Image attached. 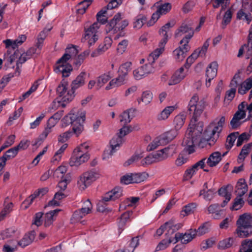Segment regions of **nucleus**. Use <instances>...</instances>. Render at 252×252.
Returning <instances> with one entry per match:
<instances>
[{
	"mask_svg": "<svg viewBox=\"0 0 252 252\" xmlns=\"http://www.w3.org/2000/svg\"><path fill=\"white\" fill-rule=\"evenodd\" d=\"M198 96L196 94L193 95L191 98L188 105V112L189 114H192L189 127L184 137L182 145L184 151L191 154L194 151V146H198L199 147H204V143L206 140L202 137V132L203 130V123L197 121V118L202 113L205 106L204 100L198 101Z\"/></svg>",
	"mask_w": 252,
	"mask_h": 252,
	"instance_id": "obj_1",
	"label": "nucleus"
},
{
	"mask_svg": "<svg viewBox=\"0 0 252 252\" xmlns=\"http://www.w3.org/2000/svg\"><path fill=\"white\" fill-rule=\"evenodd\" d=\"M122 3V1H110L106 7H104L99 11L96 14V18L98 22H94L88 28H84L85 33L81 41L82 42H87L88 47L90 48L96 42L98 39L97 34L100 24H105L107 19L105 14L107 9H112L118 7Z\"/></svg>",
	"mask_w": 252,
	"mask_h": 252,
	"instance_id": "obj_2",
	"label": "nucleus"
},
{
	"mask_svg": "<svg viewBox=\"0 0 252 252\" xmlns=\"http://www.w3.org/2000/svg\"><path fill=\"white\" fill-rule=\"evenodd\" d=\"M136 109L134 108L128 109L121 114L120 116V121L123 125V126L120 129L118 135L112 138L110 141V151L105 150L104 152V158H108L109 156H111L114 153L118 150L124 142L123 137L128 134L131 131V127L126 126L128 123H130L132 118L134 117V113Z\"/></svg>",
	"mask_w": 252,
	"mask_h": 252,
	"instance_id": "obj_3",
	"label": "nucleus"
},
{
	"mask_svg": "<svg viewBox=\"0 0 252 252\" xmlns=\"http://www.w3.org/2000/svg\"><path fill=\"white\" fill-rule=\"evenodd\" d=\"M225 121V117L222 116L217 123L213 122L209 126L204 133V138L206 140V142L204 143V147L207 143L210 146L215 143L222 130Z\"/></svg>",
	"mask_w": 252,
	"mask_h": 252,
	"instance_id": "obj_4",
	"label": "nucleus"
},
{
	"mask_svg": "<svg viewBox=\"0 0 252 252\" xmlns=\"http://www.w3.org/2000/svg\"><path fill=\"white\" fill-rule=\"evenodd\" d=\"M85 120V113L81 112L80 115L70 113L65 116L62 120V126L65 127L71 124L73 133L78 136L83 130V123Z\"/></svg>",
	"mask_w": 252,
	"mask_h": 252,
	"instance_id": "obj_5",
	"label": "nucleus"
},
{
	"mask_svg": "<svg viewBox=\"0 0 252 252\" xmlns=\"http://www.w3.org/2000/svg\"><path fill=\"white\" fill-rule=\"evenodd\" d=\"M89 145L84 143L74 150L69 161L71 166H78L88 161L90 158V155L86 151Z\"/></svg>",
	"mask_w": 252,
	"mask_h": 252,
	"instance_id": "obj_6",
	"label": "nucleus"
},
{
	"mask_svg": "<svg viewBox=\"0 0 252 252\" xmlns=\"http://www.w3.org/2000/svg\"><path fill=\"white\" fill-rule=\"evenodd\" d=\"M99 173L95 169H92L83 173L77 182L78 186L81 190H84L99 177Z\"/></svg>",
	"mask_w": 252,
	"mask_h": 252,
	"instance_id": "obj_7",
	"label": "nucleus"
},
{
	"mask_svg": "<svg viewBox=\"0 0 252 252\" xmlns=\"http://www.w3.org/2000/svg\"><path fill=\"white\" fill-rule=\"evenodd\" d=\"M6 52L4 55V60L8 65H12L16 60V40L6 39L2 41Z\"/></svg>",
	"mask_w": 252,
	"mask_h": 252,
	"instance_id": "obj_8",
	"label": "nucleus"
},
{
	"mask_svg": "<svg viewBox=\"0 0 252 252\" xmlns=\"http://www.w3.org/2000/svg\"><path fill=\"white\" fill-rule=\"evenodd\" d=\"M68 85L66 83H61L57 87L56 92L58 97L62 101L61 104L63 107H64L66 105L65 102H68L72 100L74 96V92L71 90H68Z\"/></svg>",
	"mask_w": 252,
	"mask_h": 252,
	"instance_id": "obj_9",
	"label": "nucleus"
},
{
	"mask_svg": "<svg viewBox=\"0 0 252 252\" xmlns=\"http://www.w3.org/2000/svg\"><path fill=\"white\" fill-rule=\"evenodd\" d=\"M148 177V174L145 172L128 173L121 177V182L125 185L139 183L145 181Z\"/></svg>",
	"mask_w": 252,
	"mask_h": 252,
	"instance_id": "obj_10",
	"label": "nucleus"
},
{
	"mask_svg": "<svg viewBox=\"0 0 252 252\" xmlns=\"http://www.w3.org/2000/svg\"><path fill=\"white\" fill-rule=\"evenodd\" d=\"M185 33H187V34L180 41V44H182L184 42L189 43L194 34V30L191 25L183 23L177 30L175 34L176 37H179Z\"/></svg>",
	"mask_w": 252,
	"mask_h": 252,
	"instance_id": "obj_11",
	"label": "nucleus"
},
{
	"mask_svg": "<svg viewBox=\"0 0 252 252\" xmlns=\"http://www.w3.org/2000/svg\"><path fill=\"white\" fill-rule=\"evenodd\" d=\"M182 226V224L180 223H176L174 220H171L166 222L163 225H161L157 230V234L160 236L164 231L165 230H167L166 235L167 237L170 235L173 234L175 232L178 230Z\"/></svg>",
	"mask_w": 252,
	"mask_h": 252,
	"instance_id": "obj_12",
	"label": "nucleus"
},
{
	"mask_svg": "<svg viewBox=\"0 0 252 252\" xmlns=\"http://www.w3.org/2000/svg\"><path fill=\"white\" fill-rule=\"evenodd\" d=\"M245 51L246 52V54L248 55L247 59H249V57L252 55V24L249 31L247 43L244 44L240 48L237 57L241 58Z\"/></svg>",
	"mask_w": 252,
	"mask_h": 252,
	"instance_id": "obj_13",
	"label": "nucleus"
},
{
	"mask_svg": "<svg viewBox=\"0 0 252 252\" xmlns=\"http://www.w3.org/2000/svg\"><path fill=\"white\" fill-rule=\"evenodd\" d=\"M218 64L216 61L210 63L206 70V86L209 87L211 86V82L217 74Z\"/></svg>",
	"mask_w": 252,
	"mask_h": 252,
	"instance_id": "obj_14",
	"label": "nucleus"
},
{
	"mask_svg": "<svg viewBox=\"0 0 252 252\" xmlns=\"http://www.w3.org/2000/svg\"><path fill=\"white\" fill-rule=\"evenodd\" d=\"M196 235V229H190L184 234L180 233H177L175 234V242L177 243L181 240V243L186 244L190 242Z\"/></svg>",
	"mask_w": 252,
	"mask_h": 252,
	"instance_id": "obj_15",
	"label": "nucleus"
},
{
	"mask_svg": "<svg viewBox=\"0 0 252 252\" xmlns=\"http://www.w3.org/2000/svg\"><path fill=\"white\" fill-rule=\"evenodd\" d=\"M122 18L120 13H117L114 15L113 18L107 23L106 25V31L108 32H111L112 33H116L120 32V30H117L116 27L121 26V22Z\"/></svg>",
	"mask_w": 252,
	"mask_h": 252,
	"instance_id": "obj_16",
	"label": "nucleus"
},
{
	"mask_svg": "<svg viewBox=\"0 0 252 252\" xmlns=\"http://www.w3.org/2000/svg\"><path fill=\"white\" fill-rule=\"evenodd\" d=\"M39 53L37 51L36 47L30 48L26 52L23 53L19 57L18 60L17 61V74L19 75L21 72V70L19 68V64L26 62L28 59H30L34 54L38 55Z\"/></svg>",
	"mask_w": 252,
	"mask_h": 252,
	"instance_id": "obj_17",
	"label": "nucleus"
},
{
	"mask_svg": "<svg viewBox=\"0 0 252 252\" xmlns=\"http://www.w3.org/2000/svg\"><path fill=\"white\" fill-rule=\"evenodd\" d=\"M167 43L166 38H162L159 43V48L156 49L154 52L150 54L147 58L148 62L155 63V60H157L160 55L164 50V46Z\"/></svg>",
	"mask_w": 252,
	"mask_h": 252,
	"instance_id": "obj_18",
	"label": "nucleus"
},
{
	"mask_svg": "<svg viewBox=\"0 0 252 252\" xmlns=\"http://www.w3.org/2000/svg\"><path fill=\"white\" fill-rule=\"evenodd\" d=\"M123 195V189L120 187H116L111 191L107 192L103 196V202H107L110 200L114 201Z\"/></svg>",
	"mask_w": 252,
	"mask_h": 252,
	"instance_id": "obj_19",
	"label": "nucleus"
},
{
	"mask_svg": "<svg viewBox=\"0 0 252 252\" xmlns=\"http://www.w3.org/2000/svg\"><path fill=\"white\" fill-rule=\"evenodd\" d=\"M181 47L176 49L173 51V55L176 60L182 61L186 57L187 53L189 50L190 47L188 43L184 42Z\"/></svg>",
	"mask_w": 252,
	"mask_h": 252,
	"instance_id": "obj_20",
	"label": "nucleus"
},
{
	"mask_svg": "<svg viewBox=\"0 0 252 252\" xmlns=\"http://www.w3.org/2000/svg\"><path fill=\"white\" fill-rule=\"evenodd\" d=\"M186 76L184 67H180L172 76L168 84L170 86L176 85L180 82Z\"/></svg>",
	"mask_w": 252,
	"mask_h": 252,
	"instance_id": "obj_21",
	"label": "nucleus"
},
{
	"mask_svg": "<svg viewBox=\"0 0 252 252\" xmlns=\"http://www.w3.org/2000/svg\"><path fill=\"white\" fill-rule=\"evenodd\" d=\"M251 89H252V77H249L240 83L238 86V93L244 95Z\"/></svg>",
	"mask_w": 252,
	"mask_h": 252,
	"instance_id": "obj_22",
	"label": "nucleus"
},
{
	"mask_svg": "<svg viewBox=\"0 0 252 252\" xmlns=\"http://www.w3.org/2000/svg\"><path fill=\"white\" fill-rule=\"evenodd\" d=\"M86 72H81L71 83V86L73 91L83 86L85 83Z\"/></svg>",
	"mask_w": 252,
	"mask_h": 252,
	"instance_id": "obj_23",
	"label": "nucleus"
},
{
	"mask_svg": "<svg viewBox=\"0 0 252 252\" xmlns=\"http://www.w3.org/2000/svg\"><path fill=\"white\" fill-rule=\"evenodd\" d=\"M248 187L244 179H240L235 186V192L239 197H242L248 191Z\"/></svg>",
	"mask_w": 252,
	"mask_h": 252,
	"instance_id": "obj_24",
	"label": "nucleus"
},
{
	"mask_svg": "<svg viewBox=\"0 0 252 252\" xmlns=\"http://www.w3.org/2000/svg\"><path fill=\"white\" fill-rule=\"evenodd\" d=\"M36 233L34 230L30 231L25 235L24 237L18 243V245L24 248L30 245L34 240Z\"/></svg>",
	"mask_w": 252,
	"mask_h": 252,
	"instance_id": "obj_25",
	"label": "nucleus"
},
{
	"mask_svg": "<svg viewBox=\"0 0 252 252\" xmlns=\"http://www.w3.org/2000/svg\"><path fill=\"white\" fill-rule=\"evenodd\" d=\"M237 226L252 227V216L248 213H244L240 216L236 222Z\"/></svg>",
	"mask_w": 252,
	"mask_h": 252,
	"instance_id": "obj_26",
	"label": "nucleus"
},
{
	"mask_svg": "<svg viewBox=\"0 0 252 252\" xmlns=\"http://www.w3.org/2000/svg\"><path fill=\"white\" fill-rule=\"evenodd\" d=\"M221 160V154L219 152L212 153L207 158L206 163L211 167L216 166Z\"/></svg>",
	"mask_w": 252,
	"mask_h": 252,
	"instance_id": "obj_27",
	"label": "nucleus"
},
{
	"mask_svg": "<svg viewBox=\"0 0 252 252\" xmlns=\"http://www.w3.org/2000/svg\"><path fill=\"white\" fill-rule=\"evenodd\" d=\"M177 134V131L175 129H172L169 131L164 132L159 136L164 144L165 145L174 139Z\"/></svg>",
	"mask_w": 252,
	"mask_h": 252,
	"instance_id": "obj_28",
	"label": "nucleus"
},
{
	"mask_svg": "<svg viewBox=\"0 0 252 252\" xmlns=\"http://www.w3.org/2000/svg\"><path fill=\"white\" fill-rule=\"evenodd\" d=\"M72 70V67L69 64H67L66 65L59 64L56 65L54 68V71L56 73H61L63 76L65 77H68Z\"/></svg>",
	"mask_w": 252,
	"mask_h": 252,
	"instance_id": "obj_29",
	"label": "nucleus"
},
{
	"mask_svg": "<svg viewBox=\"0 0 252 252\" xmlns=\"http://www.w3.org/2000/svg\"><path fill=\"white\" fill-rule=\"evenodd\" d=\"M132 212H126L124 213L120 218L119 221L118 222V232L119 234H121L122 232L124 230L125 225L129 219L130 216L132 215Z\"/></svg>",
	"mask_w": 252,
	"mask_h": 252,
	"instance_id": "obj_30",
	"label": "nucleus"
},
{
	"mask_svg": "<svg viewBox=\"0 0 252 252\" xmlns=\"http://www.w3.org/2000/svg\"><path fill=\"white\" fill-rule=\"evenodd\" d=\"M177 108L175 105L166 106L158 115L157 119L159 121L165 120L168 118L170 114Z\"/></svg>",
	"mask_w": 252,
	"mask_h": 252,
	"instance_id": "obj_31",
	"label": "nucleus"
},
{
	"mask_svg": "<svg viewBox=\"0 0 252 252\" xmlns=\"http://www.w3.org/2000/svg\"><path fill=\"white\" fill-rule=\"evenodd\" d=\"M237 226L236 232L238 237L245 238L250 236L252 234V227Z\"/></svg>",
	"mask_w": 252,
	"mask_h": 252,
	"instance_id": "obj_32",
	"label": "nucleus"
},
{
	"mask_svg": "<svg viewBox=\"0 0 252 252\" xmlns=\"http://www.w3.org/2000/svg\"><path fill=\"white\" fill-rule=\"evenodd\" d=\"M197 207V204L195 202H191L184 206L181 211V214L184 216L193 214Z\"/></svg>",
	"mask_w": 252,
	"mask_h": 252,
	"instance_id": "obj_33",
	"label": "nucleus"
},
{
	"mask_svg": "<svg viewBox=\"0 0 252 252\" xmlns=\"http://www.w3.org/2000/svg\"><path fill=\"white\" fill-rule=\"evenodd\" d=\"M122 76L119 75L118 77L116 79H113L109 83L107 86L106 87L105 89L106 90H110L112 88L119 87L124 84L125 79L123 78Z\"/></svg>",
	"mask_w": 252,
	"mask_h": 252,
	"instance_id": "obj_34",
	"label": "nucleus"
},
{
	"mask_svg": "<svg viewBox=\"0 0 252 252\" xmlns=\"http://www.w3.org/2000/svg\"><path fill=\"white\" fill-rule=\"evenodd\" d=\"M60 211V209H55L45 214L44 220V225L45 227H48L53 223L54 220V215L58 213Z\"/></svg>",
	"mask_w": 252,
	"mask_h": 252,
	"instance_id": "obj_35",
	"label": "nucleus"
},
{
	"mask_svg": "<svg viewBox=\"0 0 252 252\" xmlns=\"http://www.w3.org/2000/svg\"><path fill=\"white\" fill-rule=\"evenodd\" d=\"M173 243H176L175 242L174 237L172 236H168L167 239L162 240L157 246L156 250L157 251L162 250L165 249L170 244Z\"/></svg>",
	"mask_w": 252,
	"mask_h": 252,
	"instance_id": "obj_36",
	"label": "nucleus"
},
{
	"mask_svg": "<svg viewBox=\"0 0 252 252\" xmlns=\"http://www.w3.org/2000/svg\"><path fill=\"white\" fill-rule=\"evenodd\" d=\"M147 19L145 15L139 14L134 18L133 22V28L140 29L143 25L147 22Z\"/></svg>",
	"mask_w": 252,
	"mask_h": 252,
	"instance_id": "obj_37",
	"label": "nucleus"
},
{
	"mask_svg": "<svg viewBox=\"0 0 252 252\" xmlns=\"http://www.w3.org/2000/svg\"><path fill=\"white\" fill-rule=\"evenodd\" d=\"M185 119L186 116L184 114L178 115L174 118L173 124L175 130L178 131L181 128L184 124Z\"/></svg>",
	"mask_w": 252,
	"mask_h": 252,
	"instance_id": "obj_38",
	"label": "nucleus"
},
{
	"mask_svg": "<svg viewBox=\"0 0 252 252\" xmlns=\"http://www.w3.org/2000/svg\"><path fill=\"white\" fill-rule=\"evenodd\" d=\"M139 244L138 237H133L131 239L128 245L124 250H121L123 252H133Z\"/></svg>",
	"mask_w": 252,
	"mask_h": 252,
	"instance_id": "obj_39",
	"label": "nucleus"
},
{
	"mask_svg": "<svg viewBox=\"0 0 252 252\" xmlns=\"http://www.w3.org/2000/svg\"><path fill=\"white\" fill-rule=\"evenodd\" d=\"M153 99V94L150 91H146L143 92L141 97L137 99V101L139 104L141 101L146 105L151 102Z\"/></svg>",
	"mask_w": 252,
	"mask_h": 252,
	"instance_id": "obj_40",
	"label": "nucleus"
},
{
	"mask_svg": "<svg viewBox=\"0 0 252 252\" xmlns=\"http://www.w3.org/2000/svg\"><path fill=\"white\" fill-rule=\"evenodd\" d=\"M92 2V1H81L76 6L77 13L79 14L85 13Z\"/></svg>",
	"mask_w": 252,
	"mask_h": 252,
	"instance_id": "obj_41",
	"label": "nucleus"
},
{
	"mask_svg": "<svg viewBox=\"0 0 252 252\" xmlns=\"http://www.w3.org/2000/svg\"><path fill=\"white\" fill-rule=\"evenodd\" d=\"M131 62H126L123 64H122L118 71L119 75L120 76H122L125 79L126 76L127 75L128 72L131 70Z\"/></svg>",
	"mask_w": 252,
	"mask_h": 252,
	"instance_id": "obj_42",
	"label": "nucleus"
},
{
	"mask_svg": "<svg viewBox=\"0 0 252 252\" xmlns=\"http://www.w3.org/2000/svg\"><path fill=\"white\" fill-rule=\"evenodd\" d=\"M234 242V238L229 237L227 239H223L219 242L218 248L220 250H224L230 248Z\"/></svg>",
	"mask_w": 252,
	"mask_h": 252,
	"instance_id": "obj_43",
	"label": "nucleus"
},
{
	"mask_svg": "<svg viewBox=\"0 0 252 252\" xmlns=\"http://www.w3.org/2000/svg\"><path fill=\"white\" fill-rule=\"evenodd\" d=\"M65 197V195L63 193L62 191H58L55 193L54 198L49 202L48 205L58 206L60 205L59 201Z\"/></svg>",
	"mask_w": 252,
	"mask_h": 252,
	"instance_id": "obj_44",
	"label": "nucleus"
},
{
	"mask_svg": "<svg viewBox=\"0 0 252 252\" xmlns=\"http://www.w3.org/2000/svg\"><path fill=\"white\" fill-rule=\"evenodd\" d=\"M164 145V144L161 139L160 138V137L158 136L155 138L154 140L148 145L147 147V150L148 151H152L156 149L159 146Z\"/></svg>",
	"mask_w": 252,
	"mask_h": 252,
	"instance_id": "obj_45",
	"label": "nucleus"
},
{
	"mask_svg": "<svg viewBox=\"0 0 252 252\" xmlns=\"http://www.w3.org/2000/svg\"><path fill=\"white\" fill-rule=\"evenodd\" d=\"M239 135L238 132H234L230 133L227 137L226 141L228 142L226 144V148L229 150L233 146L234 143L236 140L238 135Z\"/></svg>",
	"mask_w": 252,
	"mask_h": 252,
	"instance_id": "obj_46",
	"label": "nucleus"
},
{
	"mask_svg": "<svg viewBox=\"0 0 252 252\" xmlns=\"http://www.w3.org/2000/svg\"><path fill=\"white\" fill-rule=\"evenodd\" d=\"M66 166L63 165L60 166L54 171L53 176L54 177H57L58 178H61V179H63V178H66V177H64V175L65 173L66 172Z\"/></svg>",
	"mask_w": 252,
	"mask_h": 252,
	"instance_id": "obj_47",
	"label": "nucleus"
},
{
	"mask_svg": "<svg viewBox=\"0 0 252 252\" xmlns=\"http://www.w3.org/2000/svg\"><path fill=\"white\" fill-rule=\"evenodd\" d=\"M39 195L40 193L38 190H35L33 193L32 194L23 202L22 206L25 208H27L33 202L34 199Z\"/></svg>",
	"mask_w": 252,
	"mask_h": 252,
	"instance_id": "obj_48",
	"label": "nucleus"
},
{
	"mask_svg": "<svg viewBox=\"0 0 252 252\" xmlns=\"http://www.w3.org/2000/svg\"><path fill=\"white\" fill-rule=\"evenodd\" d=\"M215 191L213 189H208L207 191L205 190V189H203L200 191L199 196H203L204 199L206 200H211L214 197Z\"/></svg>",
	"mask_w": 252,
	"mask_h": 252,
	"instance_id": "obj_49",
	"label": "nucleus"
},
{
	"mask_svg": "<svg viewBox=\"0 0 252 252\" xmlns=\"http://www.w3.org/2000/svg\"><path fill=\"white\" fill-rule=\"evenodd\" d=\"M244 204V201L242 197H239L237 196V197L234 200L233 205L230 207V209L231 210H238L243 207Z\"/></svg>",
	"mask_w": 252,
	"mask_h": 252,
	"instance_id": "obj_50",
	"label": "nucleus"
},
{
	"mask_svg": "<svg viewBox=\"0 0 252 252\" xmlns=\"http://www.w3.org/2000/svg\"><path fill=\"white\" fill-rule=\"evenodd\" d=\"M92 209V203L89 199H87L84 202L83 206L82 207V208L78 209V210L81 211L82 214L85 215V216L86 215L90 213Z\"/></svg>",
	"mask_w": 252,
	"mask_h": 252,
	"instance_id": "obj_51",
	"label": "nucleus"
},
{
	"mask_svg": "<svg viewBox=\"0 0 252 252\" xmlns=\"http://www.w3.org/2000/svg\"><path fill=\"white\" fill-rule=\"evenodd\" d=\"M111 77L107 74H103L100 76H99L97 80L96 85L97 87V89L98 90L100 87H101L104 84L107 82Z\"/></svg>",
	"mask_w": 252,
	"mask_h": 252,
	"instance_id": "obj_52",
	"label": "nucleus"
},
{
	"mask_svg": "<svg viewBox=\"0 0 252 252\" xmlns=\"http://www.w3.org/2000/svg\"><path fill=\"white\" fill-rule=\"evenodd\" d=\"M232 17V12L230 9H228L224 13L222 21V28L224 29L225 26L228 25L231 21Z\"/></svg>",
	"mask_w": 252,
	"mask_h": 252,
	"instance_id": "obj_53",
	"label": "nucleus"
},
{
	"mask_svg": "<svg viewBox=\"0 0 252 252\" xmlns=\"http://www.w3.org/2000/svg\"><path fill=\"white\" fill-rule=\"evenodd\" d=\"M173 23L171 24L170 22H168L163 26L159 31L160 35L163 36V38H166L167 41H168V35L167 34V32H169L170 28L173 27Z\"/></svg>",
	"mask_w": 252,
	"mask_h": 252,
	"instance_id": "obj_54",
	"label": "nucleus"
},
{
	"mask_svg": "<svg viewBox=\"0 0 252 252\" xmlns=\"http://www.w3.org/2000/svg\"><path fill=\"white\" fill-rule=\"evenodd\" d=\"M15 230L13 228L6 229L0 232V239L5 240L14 236Z\"/></svg>",
	"mask_w": 252,
	"mask_h": 252,
	"instance_id": "obj_55",
	"label": "nucleus"
},
{
	"mask_svg": "<svg viewBox=\"0 0 252 252\" xmlns=\"http://www.w3.org/2000/svg\"><path fill=\"white\" fill-rule=\"evenodd\" d=\"M154 63L148 62L147 63H146L144 65L141 66L146 76L149 74L153 73L155 72V69L154 66Z\"/></svg>",
	"mask_w": 252,
	"mask_h": 252,
	"instance_id": "obj_56",
	"label": "nucleus"
},
{
	"mask_svg": "<svg viewBox=\"0 0 252 252\" xmlns=\"http://www.w3.org/2000/svg\"><path fill=\"white\" fill-rule=\"evenodd\" d=\"M129 24V22L127 20L125 19L124 20H121V26L117 27V30H120V33L118 34L116 37H115V39H118L120 36H124L125 35V33L123 32V30L126 28ZM117 28V27L116 28Z\"/></svg>",
	"mask_w": 252,
	"mask_h": 252,
	"instance_id": "obj_57",
	"label": "nucleus"
},
{
	"mask_svg": "<svg viewBox=\"0 0 252 252\" xmlns=\"http://www.w3.org/2000/svg\"><path fill=\"white\" fill-rule=\"evenodd\" d=\"M67 147V144H64L61 147V148L55 154L53 158V161H58L61 159L62 155L64 152Z\"/></svg>",
	"mask_w": 252,
	"mask_h": 252,
	"instance_id": "obj_58",
	"label": "nucleus"
},
{
	"mask_svg": "<svg viewBox=\"0 0 252 252\" xmlns=\"http://www.w3.org/2000/svg\"><path fill=\"white\" fill-rule=\"evenodd\" d=\"M161 150L164 152V155H165L166 158H167L169 156H173L176 153V147L175 145H171Z\"/></svg>",
	"mask_w": 252,
	"mask_h": 252,
	"instance_id": "obj_59",
	"label": "nucleus"
},
{
	"mask_svg": "<svg viewBox=\"0 0 252 252\" xmlns=\"http://www.w3.org/2000/svg\"><path fill=\"white\" fill-rule=\"evenodd\" d=\"M108 50V48L106 47L102 43L99 45L98 48L93 51L91 54L92 57H96L101 54H102L104 52Z\"/></svg>",
	"mask_w": 252,
	"mask_h": 252,
	"instance_id": "obj_60",
	"label": "nucleus"
},
{
	"mask_svg": "<svg viewBox=\"0 0 252 252\" xmlns=\"http://www.w3.org/2000/svg\"><path fill=\"white\" fill-rule=\"evenodd\" d=\"M153 158L155 159V162L162 161L166 159L165 155L162 150H158L152 154Z\"/></svg>",
	"mask_w": 252,
	"mask_h": 252,
	"instance_id": "obj_61",
	"label": "nucleus"
},
{
	"mask_svg": "<svg viewBox=\"0 0 252 252\" xmlns=\"http://www.w3.org/2000/svg\"><path fill=\"white\" fill-rule=\"evenodd\" d=\"M43 215V213L40 212L36 213L33 217V221L32 225H35L37 227L40 226L42 224V218Z\"/></svg>",
	"mask_w": 252,
	"mask_h": 252,
	"instance_id": "obj_62",
	"label": "nucleus"
},
{
	"mask_svg": "<svg viewBox=\"0 0 252 252\" xmlns=\"http://www.w3.org/2000/svg\"><path fill=\"white\" fill-rule=\"evenodd\" d=\"M171 8V5L169 3H165L158 6V12L161 14H165L167 13Z\"/></svg>",
	"mask_w": 252,
	"mask_h": 252,
	"instance_id": "obj_63",
	"label": "nucleus"
},
{
	"mask_svg": "<svg viewBox=\"0 0 252 252\" xmlns=\"http://www.w3.org/2000/svg\"><path fill=\"white\" fill-rule=\"evenodd\" d=\"M155 162V159L153 158L152 155H149L142 159L140 161V165L143 166H147Z\"/></svg>",
	"mask_w": 252,
	"mask_h": 252,
	"instance_id": "obj_64",
	"label": "nucleus"
}]
</instances>
